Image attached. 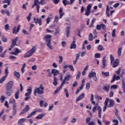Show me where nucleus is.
Instances as JSON below:
<instances>
[{"instance_id": "nucleus-26", "label": "nucleus", "mask_w": 125, "mask_h": 125, "mask_svg": "<svg viewBox=\"0 0 125 125\" xmlns=\"http://www.w3.org/2000/svg\"><path fill=\"white\" fill-rule=\"evenodd\" d=\"M103 89L104 91H106L107 92H108V91H109V89H110V85H107L104 86L103 87Z\"/></svg>"}, {"instance_id": "nucleus-60", "label": "nucleus", "mask_w": 125, "mask_h": 125, "mask_svg": "<svg viewBox=\"0 0 125 125\" xmlns=\"http://www.w3.org/2000/svg\"><path fill=\"white\" fill-rule=\"evenodd\" d=\"M69 68L70 69L71 71L74 72L75 71V69L74 68V66L72 65H69Z\"/></svg>"}, {"instance_id": "nucleus-12", "label": "nucleus", "mask_w": 125, "mask_h": 125, "mask_svg": "<svg viewBox=\"0 0 125 125\" xmlns=\"http://www.w3.org/2000/svg\"><path fill=\"white\" fill-rule=\"evenodd\" d=\"M30 110V106L29 105H26L25 107L22 110L21 112L20 115H22V114H25V113H27L28 111Z\"/></svg>"}, {"instance_id": "nucleus-4", "label": "nucleus", "mask_w": 125, "mask_h": 125, "mask_svg": "<svg viewBox=\"0 0 125 125\" xmlns=\"http://www.w3.org/2000/svg\"><path fill=\"white\" fill-rule=\"evenodd\" d=\"M72 78V74H66L65 76L64 77V79L62 81V83H61L63 85L64 84H69L68 81H70V79Z\"/></svg>"}, {"instance_id": "nucleus-20", "label": "nucleus", "mask_w": 125, "mask_h": 125, "mask_svg": "<svg viewBox=\"0 0 125 125\" xmlns=\"http://www.w3.org/2000/svg\"><path fill=\"white\" fill-rule=\"evenodd\" d=\"M51 74H53V76L56 77L58 75V74H59V71L56 69H53L51 71Z\"/></svg>"}, {"instance_id": "nucleus-54", "label": "nucleus", "mask_w": 125, "mask_h": 125, "mask_svg": "<svg viewBox=\"0 0 125 125\" xmlns=\"http://www.w3.org/2000/svg\"><path fill=\"white\" fill-rule=\"evenodd\" d=\"M101 28L104 31H106V25L103 23L101 24Z\"/></svg>"}, {"instance_id": "nucleus-2", "label": "nucleus", "mask_w": 125, "mask_h": 125, "mask_svg": "<svg viewBox=\"0 0 125 125\" xmlns=\"http://www.w3.org/2000/svg\"><path fill=\"white\" fill-rule=\"evenodd\" d=\"M46 38V44L49 49H53V46L51 45V35H47L45 36Z\"/></svg>"}, {"instance_id": "nucleus-58", "label": "nucleus", "mask_w": 125, "mask_h": 125, "mask_svg": "<svg viewBox=\"0 0 125 125\" xmlns=\"http://www.w3.org/2000/svg\"><path fill=\"white\" fill-rule=\"evenodd\" d=\"M89 88H90V84H89V83H87L86 84V89H87V90H88Z\"/></svg>"}, {"instance_id": "nucleus-5", "label": "nucleus", "mask_w": 125, "mask_h": 125, "mask_svg": "<svg viewBox=\"0 0 125 125\" xmlns=\"http://www.w3.org/2000/svg\"><path fill=\"white\" fill-rule=\"evenodd\" d=\"M94 70L92 69L90 73L88 74V77L89 79H91L92 78H93V80L95 82H97V77L96 76V72L95 71H93Z\"/></svg>"}, {"instance_id": "nucleus-35", "label": "nucleus", "mask_w": 125, "mask_h": 125, "mask_svg": "<svg viewBox=\"0 0 125 125\" xmlns=\"http://www.w3.org/2000/svg\"><path fill=\"white\" fill-rule=\"evenodd\" d=\"M109 56H110V64L111 65H112L113 64V62L115 59L114 58V56H113V55L112 54H110Z\"/></svg>"}, {"instance_id": "nucleus-22", "label": "nucleus", "mask_w": 125, "mask_h": 125, "mask_svg": "<svg viewBox=\"0 0 125 125\" xmlns=\"http://www.w3.org/2000/svg\"><path fill=\"white\" fill-rule=\"evenodd\" d=\"M49 16L50 17H48L46 20V24H49L50 21H51V19L53 18V15H50Z\"/></svg>"}, {"instance_id": "nucleus-59", "label": "nucleus", "mask_w": 125, "mask_h": 125, "mask_svg": "<svg viewBox=\"0 0 125 125\" xmlns=\"http://www.w3.org/2000/svg\"><path fill=\"white\" fill-rule=\"evenodd\" d=\"M5 31H8V30H9V24H6L5 25Z\"/></svg>"}, {"instance_id": "nucleus-27", "label": "nucleus", "mask_w": 125, "mask_h": 125, "mask_svg": "<svg viewBox=\"0 0 125 125\" xmlns=\"http://www.w3.org/2000/svg\"><path fill=\"white\" fill-rule=\"evenodd\" d=\"M62 3L64 6H66L67 5H69V4H70V2L68 0H63Z\"/></svg>"}, {"instance_id": "nucleus-62", "label": "nucleus", "mask_w": 125, "mask_h": 125, "mask_svg": "<svg viewBox=\"0 0 125 125\" xmlns=\"http://www.w3.org/2000/svg\"><path fill=\"white\" fill-rule=\"evenodd\" d=\"M86 55V52L85 51H83L81 53V57H83V56H85Z\"/></svg>"}, {"instance_id": "nucleus-11", "label": "nucleus", "mask_w": 125, "mask_h": 125, "mask_svg": "<svg viewBox=\"0 0 125 125\" xmlns=\"http://www.w3.org/2000/svg\"><path fill=\"white\" fill-rule=\"evenodd\" d=\"M34 21H35V24H38V23L39 24V26H42V20L41 18H36L35 17L33 19Z\"/></svg>"}, {"instance_id": "nucleus-40", "label": "nucleus", "mask_w": 125, "mask_h": 125, "mask_svg": "<svg viewBox=\"0 0 125 125\" xmlns=\"http://www.w3.org/2000/svg\"><path fill=\"white\" fill-rule=\"evenodd\" d=\"M6 94L8 95V96H11V95L12 94V90H7Z\"/></svg>"}, {"instance_id": "nucleus-55", "label": "nucleus", "mask_w": 125, "mask_h": 125, "mask_svg": "<svg viewBox=\"0 0 125 125\" xmlns=\"http://www.w3.org/2000/svg\"><path fill=\"white\" fill-rule=\"evenodd\" d=\"M91 7H92V4H89L87 6V10H90L91 11Z\"/></svg>"}, {"instance_id": "nucleus-41", "label": "nucleus", "mask_w": 125, "mask_h": 125, "mask_svg": "<svg viewBox=\"0 0 125 125\" xmlns=\"http://www.w3.org/2000/svg\"><path fill=\"white\" fill-rule=\"evenodd\" d=\"M15 102H16V101H15V99L14 98H11L10 99L9 103H11L12 104H13V103H14V104H15Z\"/></svg>"}, {"instance_id": "nucleus-47", "label": "nucleus", "mask_w": 125, "mask_h": 125, "mask_svg": "<svg viewBox=\"0 0 125 125\" xmlns=\"http://www.w3.org/2000/svg\"><path fill=\"white\" fill-rule=\"evenodd\" d=\"M5 76L7 77L8 76V67H6L5 69Z\"/></svg>"}, {"instance_id": "nucleus-15", "label": "nucleus", "mask_w": 125, "mask_h": 125, "mask_svg": "<svg viewBox=\"0 0 125 125\" xmlns=\"http://www.w3.org/2000/svg\"><path fill=\"white\" fill-rule=\"evenodd\" d=\"M21 27V25H18L17 30H16V26H15L14 27L13 31V34H17L19 31H20V28Z\"/></svg>"}, {"instance_id": "nucleus-28", "label": "nucleus", "mask_w": 125, "mask_h": 125, "mask_svg": "<svg viewBox=\"0 0 125 125\" xmlns=\"http://www.w3.org/2000/svg\"><path fill=\"white\" fill-rule=\"evenodd\" d=\"M14 75L17 78V79H20V73L16 71L14 72Z\"/></svg>"}, {"instance_id": "nucleus-6", "label": "nucleus", "mask_w": 125, "mask_h": 125, "mask_svg": "<svg viewBox=\"0 0 125 125\" xmlns=\"http://www.w3.org/2000/svg\"><path fill=\"white\" fill-rule=\"evenodd\" d=\"M17 41H18V37H16V38L13 40L12 42V44L10 46V47L9 48V50L10 51H11L12 50V49L15 45H16V43H17Z\"/></svg>"}, {"instance_id": "nucleus-10", "label": "nucleus", "mask_w": 125, "mask_h": 125, "mask_svg": "<svg viewBox=\"0 0 125 125\" xmlns=\"http://www.w3.org/2000/svg\"><path fill=\"white\" fill-rule=\"evenodd\" d=\"M17 113V104H14L13 105V116H15Z\"/></svg>"}, {"instance_id": "nucleus-16", "label": "nucleus", "mask_w": 125, "mask_h": 125, "mask_svg": "<svg viewBox=\"0 0 125 125\" xmlns=\"http://www.w3.org/2000/svg\"><path fill=\"white\" fill-rule=\"evenodd\" d=\"M114 105H115V101L113 99L109 100V104L108 105V108H112V107H114Z\"/></svg>"}, {"instance_id": "nucleus-29", "label": "nucleus", "mask_w": 125, "mask_h": 125, "mask_svg": "<svg viewBox=\"0 0 125 125\" xmlns=\"http://www.w3.org/2000/svg\"><path fill=\"white\" fill-rule=\"evenodd\" d=\"M58 83L57 82V78H56V77H54V81L53 82V84L55 86H56L57 85Z\"/></svg>"}, {"instance_id": "nucleus-50", "label": "nucleus", "mask_w": 125, "mask_h": 125, "mask_svg": "<svg viewBox=\"0 0 125 125\" xmlns=\"http://www.w3.org/2000/svg\"><path fill=\"white\" fill-rule=\"evenodd\" d=\"M90 11H91L90 10H86L84 15H85V16H89V15L90 14Z\"/></svg>"}, {"instance_id": "nucleus-3", "label": "nucleus", "mask_w": 125, "mask_h": 125, "mask_svg": "<svg viewBox=\"0 0 125 125\" xmlns=\"http://www.w3.org/2000/svg\"><path fill=\"white\" fill-rule=\"evenodd\" d=\"M36 50H37V47L33 46L31 48V49L29 50L27 52L26 54L24 55V58H27L28 57H31L36 52Z\"/></svg>"}, {"instance_id": "nucleus-49", "label": "nucleus", "mask_w": 125, "mask_h": 125, "mask_svg": "<svg viewBox=\"0 0 125 125\" xmlns=\"http://www.w3.org/2000/svg\"><path fill=\"white\" fill-rule=\"evenodd\" d=\"M108 102H109V98H106L104 104V106H108Z\"/></svg>"}, {"instance_id": "nucleus-42", "label": "nucleus", "mask_w": 125, "mask_h": 125, "mask_svg": "<svg viewBox=\"0 0 125 125\" xmlns=\"http://www.w3.org/2000/svg\"><path fill=\"white\" fill-rule=\"evenodd\" d=\"M112 123H113V125H119V121L118 120H113Z\"/></svg>"}, {"instance_id": "nucleus-51", "label": "nucleus", "mask_w": 125, "mask_h": 125, "mask_svg": "<svg viewBox=\"0 0 125 125\" xmlns=\"http://www.w3.org/2000/svg\"><path fill=\"white\" fill-rule=\"evenodd\" d=\"M1 40L3 42H7V38H6V37L4 36H2L1 37Z\"/></svg>"}, {"instance_id": "nucleus-52", "label": "nucleus", "mask_w": 125, "mask_h": 125, "mask_svg": "<svg viewBox=\"0 0 125 125\" xmlns=\"http://www.w3.org/2000/svg\"><path fill=\"white\" fill-rule=\"evenodd\" d=\"M60 60H59V63L62 64V62H63V57L62 56H59Z\"/></svg>"}, {"instance_id": "nucleus-45", "label": "nucleus", "mask_w": 125, "mask_h": 125, "mask_svg": "<svg viewBox=\"0 0 125 125\" xmlns=\"http://www.w3.org/2000/svg\"><path fill=\"white\" fill-rule=\"evenodd\" d=\"M38 4H41L42 5H43L45 4V0H41L40 2H38Z\"/></svg>"}, {"instance_id": "nucleus-61", "label": "nucleus", "mask_w": 125, "mask_h": 125, "mask_svg": "<svg viewBox=\"0 0 125 125\" xmlns=\"http://www.w3.org/2000/svg\"><path fill=\"white\" fill-rule=\"evenodd\" d=\"M81 77V71L78 72V74L76 76V80H79Z\"/></svg>"}, {"instance_id": "nucleus-43", "label": "nucleus", "mask_w": 125, "mask_h": 125, "mask_svg": "<svg viewBox=\"0 0 125 125\" xmlns=\"http://www.w3.org/2000/svg\"><path fill=\"white\" fill-rule=\"evenodd\" d=\"M94 38L93 36H92V33H90L89 36V42H91L92 41H93Z\"/></svg>"}, {"instance_id": "nucleus-64", "label": "nucleus", "mask_w": 125, "mask_h": 125, "mask_svg": "<svg viewBox=\"0 0 125 125\" xmlns=\"http://www.w3.org/2000/svg\"><path fill=\"white\" fill-rule=\"evenodd\" d=\"M96 29L98 30H101V24H97L96 26Z\"/></svg>"}, {"instance_id": "nucleus-36", "label": "nucleus", "mask_w": 125, "mask_h": 125, "mask_svg": "<svg viewBox=\"0 0 125 125\" xmlns=\"http://www.w3.org/2000/svg\"><path fill=\"white\" fill-rule=\"evenodd\" d=\"M98 50L99 51H103L104 50V48L102 45H99L98 47Z\"/></svg>"}, {"instance_id": "nucleus-14", "label": "nucleus", "mask_w": 125, "mask_h": 125, "mask_svg": "<svg viewBox=\"0 0 125 125\" xmlns=\"http://www.w3.org/2000/svg\"><path fill=\"white\" fill-rule=\"evenodd\" d=\"M119 59H116L113 62L112 68H116L119 65Z\"/></svg>"}, {"instance_id": "nucleus-37", "label": "nucleus", "mask_w": 125, "mask_h": 125, "mask_svg": "<svg viewBox=\"0 0 125 125\" xmlns=\"http://www.w3.org/2000/svg\"><path fill=\"white\" fill-rule=\"evenodd\" d=\"M2 2L3 3H7L8 5H10V2H11V0H4Z\"/></svg>"}, {"instance_id": "nucleus-21", "label": "nucleus", "mask_w": 125, "mask_h": 125, "mask_svg": "<svg viewBox=\"0 0 125 125\" xmlns=\"http://www.w3.org/2000/svg\"><path fill=\"white\" fill-rule=\"evenodd\" d=\"M84 97V94L82 93L81 95H80L79 96H78L76 99V102H79V101H80V100H82L83 98Z\"/></svg>"}, {"instance_id": "nucleus-17", "label": "nucleus", "mask_w": 125, "mask_h": 125, "mask_svg": "<svg viewBox=\"0 0 125 125\" xmlns=\"http://www.w3.org/2000/svg\"><path fill=\"white\" fill-rule=\"evenodd\" d=\"M106 67V57H104L102 61V68L104 69Z\"/></svg>"}, {"instance_id": "nucleus-57", "label": "nucleus", "mask_w": 125, "mask_h": 125, "mask_svg": "<svg viewBox=\"0 0 125 125\" xmlns=\"http://www.w3.org/2000/svg\"><path fill=\"white\" fill-rule=\"evenodd\" d=\"M35 112V114L38 112V113H42V109L40 108H37L36 110L34 111Z\"/></svg>"}, {"instance_id": "nucleus-56", "label": "nucleus", "mask_w": 125, "mask_h": 125, "mask_svg": "<svg viewBox=\"0 0 125 125\" xmlns=\"http://www.w3.org/2000/svg\"><path fill=\"white\" fill-rule=\"evenodd\" d=\"M111 89H117L118 88V85L114 84L111 86Z\"/></svg>"}, {"instance_id": "nucleus-19", "label": "nucleus", "mask_w": 125, "mask_h": 125, "mask_svg": "<svg viewBox=\"0 0 125 125\" xmlns=\"http://www.w3.org/2000/svg\"><path fill=\"white\" fill-rule=\"evenodd\" d=\"M99 107L101 108V106H99V104H97L95 106H94L93 107V109H92V112L93 113H94L95 112H96V110H98V111H99Z\"/></svg>"}, {"instance_id": "nucleus-34", "label": "nucleus", "mask_w": 125, "mask_h": 125, "mask_svg": "<svg viewBox=\"0 0 125 125\" xmlns=\"http://www.w3.org/2000/svg\"><path fill=\"white\" fill-rule=\"evenodd\" d=\"M102 112V109L101 107H99V111H98V117L99 119H101V113Z\"/></svg>"}, {"instance_id": "nucleus-32", "label": "nucleus", "mask_w": 125, "mask_h": 125, "mask_svg": "<svg viewBox=\"0 0 125 125\" xmlns=\"http://www.w3.org/2000/svg\"><path fill=\"white\" fill-rule=\"evenodd\" d=\"M122 87L123 88V92H125V82L124 79H122Z\"/></svg>"}, {"instance_id": "nucleus-44", "label": "nucleus", "mask_w": 125, "mask_h": 125, "mask_svg": "<svg viewBox=\"0 0 125 125\" xmlns=\"http://www.w3.org/2000/svg\"><path fill=\"white\" fill-rule=\"evenodd\" d=\"M102 75L103 76H105V77H109V72H104V71L102 72Z\"/></svg>"}, {"instance_id": "nucleus-13", "label": "nucleus", "mask_w": 125, "mask_h": 125, "mask_svg": "<svg viewBox=\"0 0 125 125\" xmlns=\"http://www.w3.org/2000/svg\"><path fill=\"white\" fill-rule=\"evenodd\" d=\"M119 80H121V77H120V76H117L116 74H114L113 76L112 80H111V83H113V82H115V81H119Z\"/></svg>"}, {"instance_id": "nucleus-48", "label": "nucleus", "mask_w": 125, "mask_h": 125, "mask_svg": "<svg viewBox=\"0 0 125 125\" xmlns=\"http://www.w3.org/2000/svg\"><path fill=\"white\" fill-rule=\"evenodd\" d=\"M100 57H101V55L100 53H97L94 55L95 58H100Z\"/></svg>"}, {"instance_id": "nucleus-38", "label": "nucleus", "mask_w": 125, "mask_h": 125, "mask_svg": "<svg viewBox=\"0 0 125 125\" xmlns=\"http://www.w3.org/2000/svg\"><path fill=\"white\" fill-rule=\"evenodd\" d=\"M25 68H26V63H23V66L21 69V71L22 74H24V72L25 71Z\"/></svg>"}, {"instance_id": "nucleus-46", "label": "nucleus", "mask_w": 125, "mask_h": 125, "mask_svg": "<svg viewBox=\"0 0 125 125\" xmlns=\"http://www.w3.org/2000/svg\"><path fill=\"white\" fill-rule=\"evenodd\" d=\"M19 90H18L15 94V97L16 99H19Z\"/></svg>"}, {"instance_id": "nucleus-8", "label": "nucleus", "mask_w": 125, "mask_h": 125, "mask_svg": "<svg viewBox=\"0 0 125 125\" xmlns=\"http://www.w3.org/2000/svg\"><path fill=\"white\" fill-rule=\"evenodd\" d=\"M13 86V82L10 81L6 85V90H10L12 89V87Z\"/></svg>"}, {"instance_id": "nucleus-39", "label": "nucleus", "mask_w": 125, "mask_h": 125, "mask_svg": "<svg viewBox=\"0 0 125 125\" xmlns=\"http://www.w3.org/2000/svg\"><path fill=\"white\" fill-rule=\"evenodd\" d=\"M6 78H7V76H3L1 79L0 80V83H3L4 81H5V79H6Z\"/></svg>"}, {"instance_id": "nucleus-18", "label": "nucleus", "mask_w": 125, "mask_h": 125, "mask_svg": "<svg viewBox=\"0 0 125 125\" xmlns=\"http://www.w3.org/2000/svg\"><path fill=\"white\" fill-rule=\"evenodd\" d=\"M59 12V14H60V19H61V18H62V17H63V16H64V14H65L64 13V12H63V8L62 7H61L60 8Z\"/></svg>"}, {"instance_id": "nucleus-31", "label": "nucleus", "mask_w": 125, "mask_h": 125, "mask_svg": "<svg viewBox=\"0 0 125 125\" xmlns=\"http://www.w3.org/2000/svg\"><path fill=\"white\" fill-rule=\"evenodd\" d=\"M36 114V111H33L31 112L30 114H28V115L27 117V119H30V118H32L33 116H34Z\"/></svg>"}, {"instance_id": "nucleus-9", "label": "nucleus", "mask_w": 125, "mask_h": 125, "mask_svg": "<svg viewBox=\"0 0 125 125\" xmlns=\"http://www.w3.org/2000/svg\"><path fill=\"white\" fill-rule=\"evenodd\" d=\"M76 41H77V39L76 37H74L73 41L70 46V49H75V48L77 47V44H76Z\"/></svg>"}, {"instance_id": "nucleus-63", "label": "nucleus", "mask_w": 125, "mask_h": 125, "mask_svg": "<svg viewBox=\"0 0 125 125\" xmlns=\"http://www.w3.org/2000/svg\"><path fill=\"white\" fill-rule=\"evenodd\" d=\"M66 42L65 41H62V46L63 47H66Z\"/></svg>"}, {"instance_id": "nucleus-23", "label": "nucleus", "mask_w": 125, "mask_h": 125, "mask_svg": "<svg viewBox=\"0 0 125 125\" xmlns=\"http://www.w3.org/2000/svg\"><path fill=\"white\" fill-rule=\"evenodd\" d=\"M63 87V84H62V83L61 84V86L59 87H58L56 90L54 92L55 94H56L57 93H58V92H59L60 91L61 89H62V88Z\"/></svg>"}, {"instance_id": "nucleus-53", "label": "nucleus", "mask_w": 125, "mask_h": 125, "mask_svg": "<svg viewBox=\"0 0 125 125\" xmlns=\"http://www.w3.org/2000/svg\"><path fill=\"white\" fill-rule=\"evenodd\" d=\"M59 21V17L57 15H56L54 19V22H56L57 23H58Z\"/></svg>"}, {"instance_id": "nucleus-24", "label": "nucleus", "mask_w": 125, "mask_h": 125, "mask_svg": "<svg viewBox=\"0 0 125 125\" xmlns=\"http://www.w3.org/2000/svg\"><path fill=\"white\" fill-rule=\"evenodd\" d=\"M43 117H44V114L42 113V114H39L38 116H37L36 117V119L37 120H41V119H42L43 118Z\"/></svg>"}, {"instance_id": "nucleus-7", "label": "nucleus", "mask_w": 125, "mask_h": 125, "mask_svg": "<svg viewBox=\"0 0 125 125\" xmlns=\"http://www.w3.org/2000/svg\"><path fill=\"white\" fill-rule=\"evenodd\" d=\"M38 2H39V0H35L34 1V3L33 5L32 6V8H34L35 6H37V11L38 13H40V5L38 4Z\"/></svg>"}, {"instance_id": "nucleus-33", "label": "nucleus", "mask_w": 125, "mask_h": 125, "mask_svg": "<svg viewBox=\"0 0 125 125\" xmlns=\"http://www.w3.org/2000/svg\"><path fill=\"white\" fill-rule=\"evenodd\" d=\"M64 91L65 93L66 97L67 98H69V91H68V89H67L66 88H65L64 89Z\"/></svg>"}, {"instance_id": "nucleus-25", "label": "nucleus", "mask_w": 125, "mask_h": 125, "mask_svg": "<svg viewBox=\"0 0 125 125\" xmlns=\"http://www.w3.org/2000/svg\"><path fill=\"white\" fill-rule=\"evenodd\" d=\"M122 49H123V48L122 47H120L117 50L118 57H121V55H122Z\"/></svg>"}, {"instance_id": "nucleus-30", "label": "nucleus", "mask_w": 125, "mask_h": 125, "mask_svg": "<svg viewBox=\"0 0 125 125\" xmlns=\"http://www.w3.org/2000/svg\"><path fill=\"white\" fill-rule=\"evenodd\" d=\"M25 121H26V119L25 118H21L20 119L18 122V125H21V124H23V123H24Z\"/></svg>"}, {"instance_id": "nucleus-1", "label": "nucleus", "mask_w": 125, "mask_h": 125, "mask_svg": "<svg viewBox=\"0 0 125 125\" xmlns=\"http://www.w3.org/2000/svg\"><path fill=\"white\" fill-rule=\"evenodd\" d=\"M44 93V87L42 84H40L39 87L34 90V94L37 96V94H43Z\"/></svg>"}]
</instances>
